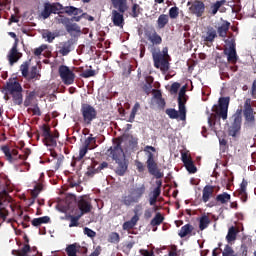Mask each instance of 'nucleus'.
<instances>
[{
	"label": "nucleus",
	"mask_w": 256,
	"mask_h": 256,
	"mask_svg": "<svg viewBox=\"0 0 256 256\" xmlns=\"http://www.w3.org/2000/svg\"><path fill=\"white\" fill-rule=\"evenodd\" d=\"M231 201V195L227 192L218 194L215 199L207 204V207H217L219 205H226Z\"/></svg>",
	"instance_id": "dca6fc26"
},
{
	"label": "nucleus",
	"mask_w": 256,
	"mask_h": 256,
	"mask_svg": "<svg viewBox=\"0 0 256 256\" xmlns=\"http://www.w3.org/2000/svg\"><path fill=\"white\" fill-rule=\"evenodd\" d=\"M117 163V166L115 168L116 175H119V177H123L125 173H127V169L129 165L127 164V160L125 158H121L120 160H115Z\"/></svg>",
	"instance_id": "5701e85b"
},
{
	"label": "nucleus",
	"mask_w": 256,
	"mask_h": 256,
	"mask_svg": "<svg viewBox=\"0 0 256 256\" xmlns=\"http://www.w3.org/2000/svg\"><path fill=\"white\" fill-rule=\"evenodd\" d=\"M229 27H231V23L227 20H224L223 23L217 29L219 37H227V33H229Z\"/></svg>",
	"instance_id": "c85d7f7f"
},
{
	"label": "nucleus",
	"mask_w": 256,
	"mask_h": 256,
	"mask_svg": "<svg viewBox=\"0 0 256 256\" xmlns=\"http://www.w3.org/2000/svg\"><path fill=\"white\" fill-rule=\"evenodd\" d=\"M97 75V72L92 69L84 70L81 74L80 77H83V79H89V77H95Z\"/></svg>",
	"instance_id": "6e6d98bb"
},
{
	"label": "nucleus",
	"mask_w": 256,
	"mask_h": 256,
	"mask_svg": "<svg viewBox=\"0 0 256 256\" xmlns=\"http://www.w3.org/2000/svg\"><path fill=\"white\" fill-rule=\"evenodd\" d=\"M42 137H47L48 135H51V127H49L47 124H43L42 127Z\"/></svg>",
	"instance_id": "680f3d73"
},
{
	"label": "nucleus",
	"mask_w": 256,
	"mask_h": 256,
	"mask_svg": "<svg viewBox=\"0 0 256 256\" xmlns=\"http://www.w3.org/2000/svg\"><path fill=\"white\" fill-rule=\"evenodd\" d=\"M138 222H139V215H134L130 219V221H126L123 223L122 229L124 231H131V229H133L135 227V225H137Z\"/></svg>",
	"instance_id": "c756f323"
},
{
	"label": "nucleus",
	"mask_w": 256,
	"mask_h": 256,
	"mask_svg": "<svg viewBox=\"0 0 256 256\" xmlns=\"http://www.w3.org/2000/svg\"><path fill=\"white\" fill-rule=\"evenodd\" d=\"M66 31L68 33H73V31L75 33H81V27H79V25H77L76 23L71 24V22H70V23H68V26H66Z\"/></svg>",
	"instance_id": "864d4df0"
},
{
	"label": "nucleus",
	"mask_w": 256,
	"mask_h": 256,
	"mask_svg": "<svg viewBox=\"0 0 256 256\" xmlns=\"http://www.w3.org/2000/svg\"><path fill=\"white\" fill-rule=\"evenodd\" d=\"M81 217L82 216L80 214H78L77 216L68 215L66 219L70 221L69 227H79V219H81Z\"/></svg>",
	"instance_id": "a18cd8bd"
},
{
	"label": "nucleus",
	"mask_w": 256,
	"mask_h": 256,
	"mask_svg": "<svg viewBox=\"0 0 256 256\" xmlns=\"http://www.w3.org/2000/svg\"><path fill=\"white\" fill-rule=\"evenodd\" d=\"M43 143L46 147H57V140H55V136L52 133L43 138Z\"/></svg>",
	"instance_id": "a19ab883"
},
{
	"label": "nucleus",
	"mask_w": 256,
	"mask_h": 256,
	"mask_svg": "<svg viewBox=\"0 0 256 256\" xmlns=\"http://www.w3.org/2000/svg\"><path fill=\"white\" fill-rule=\"evenodd\" d=\"M40 79H41V73H39L37 66H33L30 70V73H28V80L39 81Z\"/></svg>",
	"instance_id": "58836bf2"
},
{
	"label": "nucleus",
	"mask_w": 256,
	"mask_h": 256,
	"mask_svg": "<svg viewBox=\"0 0 256 256\" xmlns=\"http://www.w3.org/2000/svg\"><path fill=\"white\" fill-rule=\"evenodd\" d=\"M30 251H31V246L29 244H25L21 250H12V255L29 256Z\"/></svg>",
	"instance_id": "79ce46f5"
},
{
	"label": "nucleus",
	"mask_w": 256,
	"mask_h": 256,
	"mask_svg": "<svg viewBox=\"0 0 256 256\" xmlns=\"http://www.w3.org/2000/svg\"><path fill=\"white\" fill-rule=\"evenodd\" d=\"M1 151L4 153L6 160H8L9 163H17L19 159L21 161H27V156L19 155L17 149H11L9 146H2Z\"/></svg>",
	"instance_id": "f8f14e48"
},
{
	"label": "nucleus",
	"mask_w": 256,
	"mask_h": 256,
	"mask_svg": "<svg viewBox=\"0 0 256 256\" xmlns=\"http://www.w3.org/2000/svg\"><path fill=\"white\" fill-rule=\"evenodd\" d=\"M110 151V155H112L114 161L125 159V152H123V148L121 147V139L118 140L117 144Z\"/></svg>",
	"instance_id": "a211bd4d"
},
{
	"label": "nucleus",
	"mask_w": 256,
	"mask_h": 256,
	"mask_svg": "<svg viewBox=\"0 0 256 256\" xmlns=\"http://www.w3.org/2000/svg\"><path fill=\"white\" fill-rule=\"evenodd\" d=\"M123 14L124 13L119 10L112 11L111 21L114 27H120L123 29V25H125V18L123 17Z\"/></svg>",
	"instance_id": "6ab92c4d"
},
{
	"label": "nucleus",
	"mask_w": 256,
	"mask_h": 256,
	"mask_svg": "<svg viewBox=\"0 0 256 256\" xmlns=\"http://www.w3.org/2000/svg\"><path fill=\"white\" fill-rule=\"evenodd\" d=\"M59 11H65V7H63V5H61V3L56 2V3H49L46 2L44 4V9L41 12V15L43 17V19H49V17H51V14L53 13L54 15H57V13H59Z\"/></svg>",
	"instance_id": "ddd939ff"
},
{
	"label": "nucleus",
	"mask_w": 256,
	"mask_h": 256,
	"mask_svg": "<svg viewBox=\"0 0 256 256\" xmlns=\"http://www.w3.org/2000/svg\"><path fill=\"white\" fill-rule=\"evenodd\" d=\"M135 166H136L138 173H143L145 171V165L143 164V162L136 160Z\"/></svg>",
	"instance_id": "0e129e2a"
},
{
	"label": "nucleus",
	"mask_w": 256,
	"mask_h": 256,
	"mask_svg": "<svg viewBox=\"0 0 256 256\" xmlns=\"http://www.w3.org/2000/svg\"><path fill=\"white\" fill-rule=\"evenodd\" d=\"M168 24H169V15L161 14L157 20V28L165 29V26H167Z\"/></svg>",
	"instance_id": "e433bc0d"
},
{
	"label": "nucleus",
	"mask_w": 256,
	"mask_h": 256,
	"mask_svg": "<svg viewBox=\"0 0 256 256\" xmlns=\"http://www.w3.org/2000/svg\"><path fill=\"white\" fill-rule=\"evenodd\" d=\"M114 9H118L120 13H125L129 6H127V0H111Z\"/></svg>",
	"instance_id": "bb28decb"
},
{
	"label": "nucleus",
	"mask_w": 256,
	"mask_h": 256,
	"mask_svg": "<svg viewBox=\"0 0 256 256\" xmlns=\"http://www.w3.org/2000/svg\"><path fill=\"white\" fill-rule=\"evenodd\" d=\"M189 10L192 15H196V17H203V13H205V3L201 0H196L192 3Z\"/></svg>",
	"instance_id": "f3484780"
},
{
	"label": "nucleus",
	"mask_w": 256,
	"mask_h": 256,
	"mask_svg": "<svg viewBox=\"0 0 256 256\" xmlns=\"http://www.w3.org/2000/svg\"><path fill=\"white\" fill-rule=\"evenodd\" d=\"M30 111H32V115H36L37 117H41V108H39V105H34L33 108H30Z\"/></svg>",
	"instance_id": "69168bd1"
},
{
	"label": "nucleus",
	"mask_w": 256,
	"mask_h": 256,
	"mask_svg": "<svg viewBox=\"0 0 256 256\" xmlns=\"http://www.w3.org/2000/svg\"><path fill=\"white\" fill-rule=\"evenodd\" d=\"M84 235H87V237H90V239H93L97 236V232L91 230L89 227L84 228Z\"/></svg>",
	"instance_id": "052dcab7"
},
{
	"label": "nucleus",
	"mask_w": 256,
	"mask_h": 256,
	"mask_svg": "<svg viewBox=\"0 0 256 256\" xmlns=\"http://www.w3.org/2000/svg\"><path fill=\"white\" fill-rule=\"evenodd\" d=\"M153 81V76H146L145 82L140 84L141 89L144 91V93H146V95H149L151 91H153Z\"/></svg>",
	"instance_id": "a878e982"
},
{
	"label": "nucleus",
	"mask_w": 256,
	"mask_h": 256,
	"mask_svg": "<svg viewBox=\"0 0 256 256\" xmlns=\"http://www.w3.org/2000/svg\"><path fill=\"white\" fill-rule=\"evenodd\" d=\"M97 173H99V171H98L97 169H95V167L89 166V167L87 168V171H86L85 175H86L87 177H93V175H95V174H97Z\"/></svg>",
	"instance_id": "e2e57ef3"
},
{
	"label": "nucleus",
	"mask_w": 256,
	"mask_h": 256,
	"mask_svg": "<svg viewBox=\"0 0 256 256\" xmlns=\"http://www.w3.org/2000/svg\"><path fill=\"white\" fill-rule=\"evenodd\" d=\"M231 99L229 97H220L218 100V105L215 104L212 107L213 113L208 112V125L209 127H215V121H217V117L219 119H223V121H227V117L229 113V103Z\"/></svg>",
	"instance_id": "f257e3e1"
},
{
	"label": "nucleus",
	"mask_w": 256,
	"mask_h": 256,
	"mask_svg": "<svg viewBox=\"0 0 256 256\" xmlns=\"http://www.w3.org/2000/svg\"><path fill=\"white\" fill-rule=\"evenodd\" d=\"M163 221H165V216L161 214V212H158L156 213L154 218L150 221V225L151 227H159V225H161Z\"/></svg>",
	"instance_id": "ea45409f"
},
{
	"label": "nucleus",
	"mask_w": 256,
	"mask_h": 256,
	"mask_svg": "<svg viewBox=\"0 0 256 256\" xmlns=\"http://www.w3.org/2000/svg\"><path fill=\"white\" fill-rule=\"evenodd\" d=\"M213 197H215V186L213 185L204 186L202 190L203 203H209V201H211Z\"/></svg>",
	"instance_id": "412c9836"
},
{
	"label": "nucleus",
	"mask_w": 256,
	"mask_h": 256,
	"mask_svg": "<svg viewBox=\"0 0 256 256\" xmlns=\"http://www.w3.org/2000/svg\"><path fill=\"white\" fill-rule=\"evenodd\" d=\"M145 191H147L145 184L133 186L128 190V194L122 196V205H125V207H133V205H136L143 199Z\"/></svg>",
	"instance_id": "7ed1b4c3"
},
{
	"label": "nucleus",
	"mask_w": 256,
	"mask_h": 256,
	"mask_svg": "<svg viewBox=\"0 0 256 256\" xmlns=\"http://www.w3.org/2000/svg\"><path fill=\"white\" fill-rule=\"evenodd\" d=\"M226 55H228L227 59L229 63H233V65L237 63V50L235 49V43H232L230 45L228 53H226Z\"/></svg>",
	"instance_id": "7c9ffc66"
},
{
	"label": "nucleus",
	"mask_w": 256,
	"mask_h": 256,
	"mask_svg": "<svg viewBox=\"0 0 256 256\" xmlns=\"http://www.w3.org/2000/svg\"><path fill=\"white\" fill-rule=\"evenodd\" d=\"M97 147V138L93 137V134H90L88 138L85 139L84 144L82 147L79 149V154H78V161H83V158L89 150L95 149Z\"/></svg>",
	"instance_id": "9b49d317"
},
{
	"label": "nucleus",
	"mask_w": 256,
	"mask_h": 256,
	"mask_svg": "<svg viewBox=\"0 0 256 256\" xmlns=\"http://www.w3.org/2000/svg\"><path fill=\"white\" fill-rule=\"evenodd\" d=\"M37 97V92L31 91L26 95V98L24 100V107H29L33 101H35V98Z\"/></svg>",
	"instance_id": "de8ad7c7"
},
{
	"label": "nucleus",
	"mask_w": 256,
	"mask_h": 256,
	"mask_svg": "<svg viewBox=\"0 0 256 256\" xmlns=\"http://www.w3.org/2000/svg\"><path fill=\"white\" fill-rule=\"evenodd\" d=\"M4 89H5L6 93H9V95H13L14 93L23 91V87H21V84L17 81L7 82Z\"/></svg>",
	"instance_id": "b1692460"
},
{
	"label": "nucleus",
	"mask_w": 256,
	"mask_h": 256,
	"mask_svg": "<svg viewBox=\"0 0 256 256\" xmlns=\"http://www.w3.org/2000/svg\"><path fill=\"white\" fill-rule=\"evenodd\" d=\"M169 17L170 19H177L179 17V8L177 6L170 8Z\"/></svg>",
	"instance_id": "bf43d9fd"
},
{
	"label": "nucleus",
	"mask_w": 256,
	"mask_h": 256,
	"mask_svg": "<svg viewBox=\"0 0 256 256\" xmlns=\"http://www.w3.org/2000/svg\"><path fill=\"white\" fill-rule=\"evenodd\" d=\"M21 57H23V54L19 52L17 49V42H15L8 54V61L10 65H15Z\"/></svg>",
	"instance_id": "4be33fe9"
},
{
	"label": "nucleus",
	"mask_w": 256,
	"mask_h": 256,
	"mask_svg": "<svg viewBox=\"0 0 256 256\" xmlns=\"http://www.w3.org/2000/svg\"><path fill=\"white\" fill-rule=\"evenodd\" d=\"M63 13H66V15H69L70 17H75L77 15H80V13H83V9L77 8L75 6H66L64 7Z\"/></svg>",
	"instance_id": "473e14b6"
},
{
	"label": "nucleus",
	"mask_w": 256,
	"mask_h": 256,
	"mask_svg": "<svg viewBox=\"0 0 256 256\" xmlns=\"http://www.w3.org/2000/svg\"><path fill=\"white\" fill-rule=\"evenodd\" d=\"M225 3H227V0L216 1L211 6L212 15H217V12L219 11V9H221V7H223V5H225Z\"/></svg>",
	"instance_id": "09e8293b"
},
{
	"label": "nucleus",
	"mask_w": 256,
	"mask_h": 256,
	"mask_svg": "<svg viewBox=\"0 0 256 256\" xmlns=\"http://www.w3.org/2000/svg\"><path fill=\"white\" fill-rule=\"evenodd\" d=\"M247 185H249V183L247 180L243 179L238 190V195L243 203H247Z\"/></svg>",
	"instance_id": "cd10ccee"
},
{
	"label": "nucleus",
	"mask_w": 256,
	"mask_h": 256,
	"mask_svg": "<svg viewBox=\"0 0 256 256\" xmlns=\"http://www.w3.org/2000/svg\"><path fill=\"white\" fill-rule=\"evenodd\" d=\"M248 251H249V248L247 247V245L242 244L240 247V255L247 256Z\"/></svg>",
	"instance_id": "338daca9"
},
{
	"label": "nucleus",
	"mask_w": 256,
	"mask_h": 256,
	"mask_svg": "<svg viewBox=\"0 0 256 256\" xmlns=\"http://www.w3.org/2000/svg\"><path fill=\"white\" fill-rule=\"evenodd\" d=\"M41 191H43V185L36 184L34 186V189L31 191L32 198L37 199V197H39V193H41Z\"/></svg>",
	"instance_id": "5fc2aeb1"
},
{
	"label": "nucleus",
	"mask_w": 256,
	"mask_h": 256,
	"mask_svg": "<svg viewBox=\"0 0 256 256\" xmlns=\"http://www.w3.org/2000/svg\"><path fill=\"white\" fill-rule=\"evenodd\" d=\"M181 161L184 164V167L188 171V173H191V174L197 173V166H195V163L193 162V158H191V156H189L187 152L181 153Z\"/></svg>",
	"instance_id": "2eb2a0df"
},
{
	"label": "nucleus",
	"mask_w": 256,
	"mask_h": 256,
	"mask_svg": "<svg viewBox=\"0 0 256 256\" xmlns=\"http://www.w3.org/2000/svg\"><path fill=\"white\" fill-rule=\"evenodd\" d=\"M144 36L146 37L147 41H149L148 50L156 51L159 48V45L163 43V38L159 33H157V30L155 28H148L144 30Z\"/></svg>",
	"instance_id": "39448f33"
},
{
	"label": "nucleus",
	"mask_w": 256,
	"mask_h": 256,
	"mask_svg": "<svg viewBox=\"0 0 256 256\" xmlns=\"http://www.w3.org/2000/svg\"><path fill=\"white\" fill-rule=\"evenodd\" d=\"M144 153L147 157L146 167L148 169V173L153 175L156 179H163L164 174L159 169V164H157V159H155V153H157V149L153 146H145Z\"/></svg>",
	"instance_id": "f03ea898"
},
{
	"label": "nucleus",
	"mask_w": 256,
	"mask_h": 256,
	"mask_svg": "<svg viewBox=\"0 0 256 256\" xmlns=\"http://www.w3.org/2000/svg\"><path fill=\"white\" fill-rule=\"evenodd\" d=\"M166 115H168V117L170 119H180L181 120V111H177L173 108H168L166 109Z\"/></svg>",
	"instance_id": "49530a36"
},
{
	"label": "nucleus",
	"mask_w": 256,
	"mask_h": 256,
	"mask_svg": "<svg viewBox=\"0 0 256 256\" xmlns=\"http://www.w3.org/2000/svg\"><path fill=\"white\" fill-rule=\"evenodd\" d=\"M58 73L64 85H73L75 83V73L69 68V66L60 65Z\"/></svg>",
	"instance_id": "9d476101"
},
{
	"label": "nucleus",
	"mask_w": 256,
	"mask_h": 256,
	"mask_svg": "<svg viewBox=\"0 0 256 256\" xmlns=\"http://www.w3.org/2000/svg\"><path fill=\"white\" fill-rule=\"evenodd\" d=\"M43 39H46L48 43H53L56 37H59V32H51L49 30H44L42 33Z\"/></svg>",
	"instance_id": "f704fd0d"
},
{
	"label": "nucleus",
	"mask_w": 256,
	"mask_h": 256,
	"mask_svg": "<svg viewBox=\"0 0 256 256\" xmlns=\"http://www.w3.org/2000/svg\"><path fill=\"white\" fill-rule=\"evenodd\" d=\"M243 109H237L232 116L233 122L228 128V135L230 137H237L241 133V123H243Z\"/></svg>",
	"instance_id": "6e6552de"
},
{
	"label": "nucleus",
	"mask_w": 256,
	"mask_h": 256,
	"mask_svg": "<svg viewBox=\"0 0 256 256\" xmlns=\"http://www.w3.org/2000/svg\"><path fill=\"white\" fill-rule=\"evenodd\" d=\"M251 97H252V99H256V79L252 83Z\"/></svg>",
	"instance_id": "774afa93"
},
{
	"label": "nucleus",
	"mask_w": 256,
	"mask_h": 256,
	"mask_svg": "<svg viewBox=\"0 0 256 256\" xmlns=\"http://www.w3.org/2000/svg\"><path fill=\"white\" fill-rule=\"evenodd\" d=\"M14 105H23V91L14 92L10 94Z\"/></svg>",
	"instance_id": "37998d69"
},
{
	"label": "nucleus",
	"mask_w": 256,
	"mask_h": 256,
	"mask_svg": "<svg viewBox=\"0 0 256 256\" xmlns=\"http://www.w3.org/2000/svg\"><path fill=\"white\" fill-rule=\"evenodd\" d=\"M72 47H73V39H70L66 42L61 43L58 53L62 55V57H67V55L71 53Z\"/></svg>",
	"instance_id": "393cba45"
},
{
	"label": "nucleus",
	"mask_w": 256,
	"mask_h": 256,
	"mask_svg": "<svg viewBox=\"0 0 256 256\" xmlns=\"http://www.w3.org/2000/svg\"><path fill=\"white\" fill-rule=\"evenodd\" d=\"M222 256H237V254H235V250H233L231 246L226 245L222 252Z\"/></svg>",
	"instance_id": "4d7b16f0"
},
{
	"label": "nucleus",
	"mask_w": 256,
	"mask_h": 256,
	"mask_svg": "<svg viewBox=\"0 0 256 256\" xmlns=\"http://www.w3.org/2000/svg\"><path fill=\"white\" fill-rule=\"evenodd\" d=\"M152 59L154 61V67L160 69L163 73L169 71V48L164 47L161 52V48L150 51Z\"/></svg>",
	"instance_id": "20e7f679"
},
{
	"label": "nucleus",
	"mask_w": 256,
	"mask_h": 256,
	"mask_svg": "<svg viewBox=\"0 0 256 256\" xmlns=\"http://www.w3.org/2000/svg\"><path fill=\"white\" fill-rule=\"evenodd\" d=\"M141 11H143V9H141V6H139V4H133L132 12L130 13V15L134 19H137V17H139V15H141Z\"/></svg>",
	"instance_id": "603ef678"
},
{
	"label": "nucleus",
	"mask_w": 256,
	"mask_h": 256,
	"mask_svg": "<svg viewBox=\"0 0 256 256\" xmlns=\"http://www.w3.org/2000/svg\"><path fill=\"white\" fill-rule=\"evenodd\" d=\"M215 39H217V30H215V28L213 27L208 28L206 36L204 37V41H206L207 43H213Z\"/></svg>",
	"instance_id": "72a5a7b5"
},
{
	"label": "nucleus",
	"mask_w": 256,
	"mask_h": 256,
	"mask_svg": "<svg viewBox=\"0 0 256 256\" xmlns=\"http://www.w3.org/2000/svg\"><path fill=\"white\" fill-rule=\"evenodd\" d=\"M78 208L80 210V215L83 217V215L91 213L93 205H91V201L89 199L82 198L78 201Z\"/></svg>",
	"instance_id": "aec40b11"
},
{
	"label": "nucleus",
	"mask_w": 256,
	"mask_h": 256,
	"mask_svg": "<svg viewBox=\"0 0 256 256\" xmlns=\"http://www.w3.org/2000/svg\"><path fill=\"white\" fill-rule=\"evenodd\" d=\"M121 241V236L117 232H111L108 236V242L117 245Z\"/></svg>",
	"instance_id": "3c124183"
},
{
	"label": "nucleus",
	"mask_w": 256,
	"mask_h": 256,
	"mask_svg": "<svg viewBox=\"0 0 256 256\" xmlns=\"http://www.w3.org/2000/svg\"><path fill=\"white\" fill-rule=\"evenodd\" d=\"M51 223V218L49 216H43L39 218H34L32 220L33 227H40V225Z\"/></svg>",
	"instance_id": "4c0bfd02"
},
{
	"label": "nucleus",
	"mask_w": 256,
	"mask_h": 256,
	"mask_svg": "<svg viewBox=\"0 0 256 256\" xmlns=\"http://www.w3.org/2000/svg\"><path fill=\"white\" fill-rule=\"evenodd\" d=\"M194 229L195 227H193V225L185 224L184 226L181 227L180 231L178 232V235L179 237H181V239H183L187 237V235H191Z\"/></svg>",
	"instance_id": "2f4dec72"
},
{
	"label": "nucleus",
	"mask_w": 256,
	"mask_h": 256,
	"mask_svg": "<svg viewBox=\"0 0 256 256\" xmlns=\"http://www.w3.org/2000/svg\"><path fill=\"white\" fill-rule=\"evenodd\" d=\"M20 71L22 73V77H29V63L24 62L21 66H20Z\"/></svg>",
	"instance_id": "13d9d810"
},
{
	"label": "nucleus",
	"mask_w": 256,
	"mask_h": 256,
	"mask_svg": "<svg viewBox=\"0 0 256 256\" xmlns=\"http://www.w3.org/2000/svg\"><path fill=\"white\" fill-rule=\"evenodd\" d=\"M235 239H237V230L235 229V227L232 226L228 230L226 240L228 241V243H231L232 241H235Z\"/></svg>",
	"instance_id": "8fccbe9b"
},
{
	"label": "nucleus",
	"mask_w": 256,
	"mask_h": 256,
	"mask_svg": "<svg viewBox=\"0 0 256 256\" xmlns=\"http://www.w3.org/2000/svg\"><path fill=\"white\" fill-rule=\"evenodd\" d=\"M139 109H141V104H139V102H136L131 110L128 123H133L135 121V116L137 115Z\"/></svg>",
	"instance_id": "c03bdc74"
},
{
	"label": "nucleus",
	"mask_w": 256,
	"mask_h": 256,
	"mask_svg": "<svg viewBox=\"0 0 256 256\" xmlns=\"http://www.w3.org/2000/svg\"><path fill=\"white\" fill-rule=\"evenodd\" d=\"M209 225H211V218H209V216L203 215L199 218L200 231H205V229H207V227H209Z\"/></svg>",
	"instance_id": "c9c22d12"
},
{
	"label": "nucleus",
	"mask_w": 256,
	"mask_h": 256,
	"mask_svg": "<svg viewBox=\"0 0 256 256\" xmlns=\"http://www.w3.org/2000/svg\"><path fill=\"white\" fill-rule=\"evenodd\" d=\"M84 125H91L97 119V110L91 104L82 103L80 108Z\"/></svg>",
	"instance_id": "423d86ee"
},
{
	"label": "nucleus",
	"mask_w": 256,
	"mask_h": 256,
	"mask_svg": "<svg viewBox=\"0 0 256 256\" xmlns=\"http://www.w3.org/2000/svg\"><path fill=\"white\" fill-rule=\"evenodd\" d=\"M7 207H11V196H9V192L4 189L0 191V219L2 220V223L5 222L9 216Z\"/></svg>",
	"instance_id": "1a4fd4ad"
},
{
	"label": "nucleus",
	"mask_w": 256,
	"mask_h": 256,
	"mask_svg": "<svg viewBox=\"0 0 256 256\" xmlns=\"http://www.w3.org/2000/svg\"><path fill=\"white\" fill-rule=\"evenodd\" d=\"M243 115L245 127H250L251 129H253V127H255L256 111L253 109V106L251 105V98H247L244 102Z\"/></svg>",
	"instance_id": "0eeeda50"
},
{
	"label": "nucleus",
	"mask_w": 256,
	"mask_h": 256,
	"mask_svg": "<svg viewBox=\"0 0 256 256\" xmlns=\"http://www.w3.org/2000/svg\"><path fill=\"white\" fill-rule=\"evenodd\" d=\"M186 91V87L183 86L180 89L178 96V109H180L181 121L187 119V108L185 107V103H187V99L185 98Z\"/></svg>",
	"instance_id": "4468645a"
}]
</instances>
